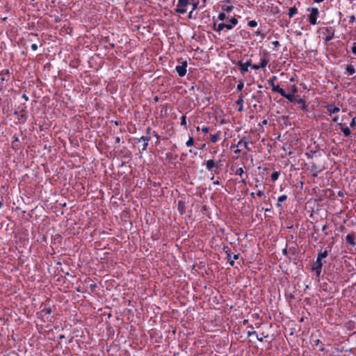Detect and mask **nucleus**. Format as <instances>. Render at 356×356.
I'll return each instance as SVG.
<instances>
[{
	"instance_id": "1",
	"label": "nucleus",
	"mask_w": 356,
	"mask_h": 356,
	"mask_svg": "<svg viewBox=\"0 0 356 356\" xmlns=\"http://www.w3.org/2000/svg\"><path fill=\"white\" fill-rule=\"evenodd\" d=\"M307 11L309 12L307 16V20L311 25H316L318 22L317 21L319 15V10L316 7L307 8Z\"/></svg>"
},
{
	"instance_id": "2",
	"label": "nucleus",
	"mask_w": 356,
	"mask_h": 356,
	"mask_svg": "<svg viewBox=\"0 0 356 356\" xmlns=\"http://www.w3.org/2000/svg\"><path fill=\"white\" fill-rule=\"evenodd\" d=\"M19 111H15L14 112V115L17 116V119L19 120V123L24 124L27 120V111H26V105L21 104L19 108Z\"/></svg>"
},
{
	"instance_id": "3",
	"label": "nucleus",
	"mask_w": 356,
	"mask_h": 356,
	"mask_svg": "<svg viewBox=\"0 0 356 356\" xmlns=\"http://www.w3.org/2000/svg\"><path fill=\"white\" fill-rule=\"evenodd\" d=\"M193 3V0H178L176 8L175 9V13L181 15H184L187 12V6Z\"/></svg>"
},
{
	"instance_id": "4",
	"label": "nucleus",
	"mask_w": 356,
	"mask_h": 356,
	"mask_svg": "<svg viewBox=\"0 0 356 356\" xmlns=\"http://www.w3.org/2000/svg\"><path fill=\"white\" fill-rule=\"evenodd\" d=\"M310 343L313 348H318V350L323 352L325 350L324 345L322 341L318 339V336L315 333H312L310 337Z\"/></svg>"
},
{
	"instance_id": "5",
	"label": "nucleus",
	"mask_w": 356,
	"mask_h": 356,
	"mask_svg": "<svg viewBox=\"0 0 356 356\" xmlns=\"http://www.w3.org/2000/svg\"><path fill=\"white\" fill-rule=\"evenodd\" d=\"M205 165L206 169L211 173H213L214 168H220L222 165V161L220 160L215 161L213 159H209L205 161Z\"/></svg>"
},
{
	"instance_id": "6",
	"label": "nucleus",
	"mask_w": 356,
	"mask_h": 356,
	"mask_svg": "<svg viewBox=\"0 0 356 356\" xmlns=\"http://www.w3.org/2000/svg\"><path fill=\"white\" fill-rule=\"evenodd\" d=\"M269 56L266 53H264L262 56H261L259 59V64H254V66H252V69L257 70L259 69H264L266 68V67L269 63Z\"/></svg>"
},
{
	"instance_id": "7",
	"label": "nucleus",
	"mask_w": 356,
	"mask_h": 356,
	"mask_svg": "<svg viewBox=\"0 0 356 356\" xmlns=\"http://www.w3.org/2000/svg\"><path fill=\"white\" fill-rule=\"evenodd\" d=\"M178 61L181 65L176 66L175 70L179 76L183 77L186 75L187 72L188 62L186 60H182L181 58L179 59Z\"/></svg>"
},
{
	"instance_id": "8",
	"label": "nucleus",
	"mask_w": 356,
	"mask_h": 356,
	"mask_svg": "<svg viewBox=\"0 0 356 356\" xmlns=\"http://www.w3.org/2000/svg\"><path fill=\"white\" fill-rule=\"evenodd\" d=\"M322 34L324 35L323 39L325 42L332 40L334 37V30L331 27H324Z\"/></svg>"
},
{
	"instance_id": "9",
	"label": "nucleus",
	"mask_w": 356,
	"mask_h": 356,
	"mask_svg": "<svg viewBox=\"0 0 356 356\" xmlns=\"http://www.w3.org/2000/svg\"><path fill=\"white\" fill-rule=\"evenodd\" d=\"M310 168L312 171V176L314 177H318V174L325 170V167H321L316 164L314 161L310 162Z\"/></svg>"
},
{
	"instance_id": "10",
	"label": "nucleus",
	"mask_w": 356,
	"mask_h": 356,
	"mask_svg": "<svg viewBox=\"0 0 356 356\" xmlns=\"http://www.w3.org/2000/svg\"><path fill=\"white\" fill-rule=\"evenodd\" d=\"M323 265V264L322 260L316 258V261L314 263L312 269V270L315 271L316 276L317 277H319V276L321 273Z\"/></svg>"
},
{
	"instance_id": "11",
	"label": "nucleus",
	"mask_w": 356,
	"mask_h": 356,
	"mask_svg": "<svg viewBox=\"0 0 356 356\" xmlns=\"http://www.w3.org/2000/svg\"><path fill=\"white\" fill-rule=\"evenodd\" d=\"M346 243L347 245L351 246V247H355V245H356V235L355 234L352 232L349 234H348L346 236Z\"/></svg>"
},
{
	"instance_id": "12",
	"label": "nucleus",
	"mask_w": 356,
	"mask_h": 356,
	"mask_svg": "<svg viewBox=\"0 0 356 356\" xmlns=\"http://www.w3.org/2000/svg\"><path fill=\"white\" fill-rule=\"evenodd\" d=\"M223 252L226 254V259L227 260V261L229 262V264H230V266H233L234 265V261L232 260V252H231V249L229 246H224L223 248Z\"/></svg>"
},
{
	"instance_id": "13",
	"label": "nucleus",
	"mask_w": 356,
	"mask_h": 356,
	"mask_svg": "<svg viewBox=\"0 0 356 356\" xmlns=\"http://www.w3.org/2000/svg\"><path fill=\"white\" fill-rule=\"evenodd\" d=\"M332 247H327L325 250H321L318 251L317 254V259L322 260L324 258H326L328 255V252L331 251Z\"/></svg>"
},
{
	"instance_id": "14",
	"label": "nucleus",
	"mask_w": 356,
	"mask_h": 356,
	"mask_svg": "<svg viewBox=\"0 0 356 356\" xmlns=\"http://www.w3.org/2000/svg\"><path fill=\"white\" fill-rule=\"evenodd\" d=\"M325 108L330 113V115L337 113L340 111V108L334 104H327L325 106Z\"/></svg>"
},
{
	"instance_id": "15",
	"label": "nucleus",
	"mask_w": 356,
	"mask_h": 356,
	"mask_svg": "<svg viewBox=\"0 0 356 356\" xmlns=\"http://www.w3.org/2000/svg\"><path fill=\"white\" fill-rule=\"evenodd\" d=\"M337 124L345 136L348 137L351 135L350 130L347 126L342 123H337Z\"/></svg>"
},
{
	"instance_id": "16",
	"label": "nucleus",
	"mask_w": 356,
	"mask_h": 356,
	"mask_svg": "<svg viewBox=\"0 0 356 356\" xmlns=\"http://www.w3.org/2000/svg\"><path fill=\"white\" fill-rule=\"evenodd\" d=\"M243 95L241 93L239 96L238 99L236 102V105L238 106L237 111L238 112H242L243 111Z\"/></svg>"
},
{
	"instance_id": "17",
	"label": "nucleus",
	"mask_w": 356,
	"mask_h": 356,
	"mask_svg": "<svg viewBox=\"0 0 356 356\" xmlns=\"http://www.w3.org/2000/svg\"><path fill=\"white\" fill-rule=\"evenodd\" d=\"M297 255V249L295 247H291L289 248V256L288 258L289 260L296 259Z\"/></svg>"
},
{
	"instance_id": "18",
	"label": "nucleus",
	"mask_w": 356,
	"mask_h": 356,
	"mask_svg": "<svg viewBox=\"0 0 356 356\" xmlns=\"http://www.w3.org/2000/svg\"><path fill=\"white\" fill-rule=\"evenodd\" d=\"M344 326L347 330L352 331L356 327V322L353 320H349L344 323Z\"/></svg>"
},
{
	"instance_id": "19",
	"label": "nucleus",
	"mask_w": 356,
	"mask_h": 356,
	"mask_svg": "<svg viewBox=\"0 0 356 356\" xmlns=\"http://www.w3.org/2000/svg\"><path fill=\"white\" fill-rule=\"evenodd\" d=\"M220 136H221V131L220 130H218L214 134H210V140H211V142L212 143H217L220 140Z\"/></svg>"
},
{
	"instance_id": "20",
	"label": "nucleus",
	"mask_w": 356,
	"mask_h": 356,
	"mask_svg": "<svg viewBox=\"0 0 356 356\" xmlns=\"http://www.w3.org/2000/svg\"><path fill=\"white\" fill-rule=\"evenodd\" d=\"M236 65L239 67L240 72L242 74H245L248 72V67H247L241 60L237 61Z\"/></svg>"
},
{
	"instance_id": "21",
	"label": "nucleus",
	"mask_w": 356,
	"mask_h": 356,
	"mask_svg": "<svg viewBox=\"0 0 356 356\" xmlns=\"http://www.w3.org/2000/svg\"><path fill=\"white\" fill-rule=\"evenodd\" d=\"M236 146L238 147H244L248 152H250L251 149L248 145L247 141L245 140V138H241L237 143Z\"/></svg>"
},
{
	"instance_id": "22",
	"label": "nucleus",
	"mask_w": 356,
	"mask_h": 356,
	"mask_svg": "<svg viewBox=\"0 0 356 356\" xmlns=\"http://www.w3.org/2000/svg\"><path fill=\"white\" fill-rule=\"evenodd\" d=\"M296 102L298 104H300V108L304 111H307V105L306 104L305 101L302 98H298L296 99Z\"/></svg>"
},
{
	"instance_id": "23",
	"label": "nucleus",
	"mask_w": 356,
	"mask_h": 356,
	"mask_svg": "<svg viewBox=\"0 0 356 356\" xmlns=\"http://www.w3.org/2000/svg\"><path fill=\"white\" fill-rule=\"evenodd\" d=\"M225 23H220L218 24H216V23L215 22L213 25L212 29L213 31L220 33L222 30H223L225 29Z\"/></svg>"
},
{
	"instance_id": "24",
	"label": "nucleus",
	"mask_w": 356,
	"mask_h": 356,
	"mask_svg": "<svg viewBox=\"0 0 356 356\" xmlns=\"http://www.w3.org/2000/svg\"><path fill=\"white\" fill-rule=\"evenodd\" d=\"M282 96L288 99L290 102H293L297 99V98L294 96L293 94L286 93L285 91L284 92Z\"/></svg>"
},
{
	"instance_id": "25",
	"label": "nucleus",
	"mask_w": 356,
	"mask_h": 356,
	"mask_svg": "<svg viewBox=\"0 0 356 356\" xmlns=\"http://www.w3.org/2000/svg\"><path fill=\"white\" fill-rule=\"evenodd\" d=\"M286 195H282L277 198V202L276 204L277 207L282 209V202H284L287 199Z\"/></svg>"
},
{
	"instance_id": "26",
	"label": "nucleus",
	"mask_w": 356,
	"mask_h": 356,
	"mask_svg": "<svg viewBox=\"0 0 356 356\" xmlns=\"http://www.w3.org/2000/svg\"><path fill=\"white\" fill-rule=\"evenodd\" d=\"M9 74H10V72H9V70H8V69H4V70H1V72H0V75L1 76V81L3 82L4 81L8 80V79L6 77V76H9Z\"/></svg>"
},
{
	"instance_id": "27",
	"label": "nucleus",
	"mask_w": 356,
	"mask_h": 356,
	"mask_svg": "<svg viewBox=\"0 0 356 356\" xmlns=\"http://www.w3.org/2000/svg\"><path fill=\"white\" fill-rule=\"evenodd\" d=\"M232 170V171H234V173L238 176H240L241 177H243V176L244 175H245L246 173H245L244 170H243V168H236L235 170H234V166H232L231 168Z\"/></svg>"
},
{
	"instance_id": "28",
	"label": "nucleus",
	"mask_w": 356,
	"mask_h": 356,
	"mask_svg": "<svg viewBox=\"0 0 356 356\" xmlns=\"http://www.w3.org/2000/svg\"><path fill=\"white\" fill-rule=\"evenodd\" d=\"M346 71L348 75H353L355 73V67L352 64L347 65Z\"/></svg>"
},
{
	"instance_id": "29",
	"label": "nucleus",
	"mask_w": 356,
	"mask_h": 356,
	"mask_svg": "<svg viewBox=\"0 0 356 356\" xmlns=\"http://www.w3.org/2000/svg\"><path fill=\"white\" fill-rule=\"evenodd\" d=\"M297 13H298V8L296 6L289 8L288 15L290 18H292Z\"/></svg>"
},
{
	"instance_id": "30",
	"label": "nucleus",
	"mask_w": 356,
	"mask_h": 356,
	"mask_svg": "<svg viewBox=\"0 0 356 356\" xmlns=\"http://www.w3.org/2000/svg\"><path fill=\"white\" fill-rule=\"evenodd\" d=\"M14 140L12 142V146L14 149H18L19 140L18 136L16 134L13 136Z\"/></svg>"
},
{
	"instance_id": "31",
	"label": "nucleus",
	"mask_w": 356,
	"mask_h": 356,
	"mask_svg": "<svg viewBox=\"0 0 356 356\" xmlns=\"http://www.w3.org/2000/svg\"><path fill=\"white\" fill-rule=\"evenodd\" d=\"M272 90L274 92H277V93L280 94V95H282V94L284 92V90L281 88L278 85L277 86H273L272 87Z\"/></svg>"
},
{
	"instance_id": "32",
	"label": "nucleus",
	"mask_w": 356,
	"mask_h": 356,
	"mask_svg": "<svg viewBox=\"0 0 356 356\" xmlns=\"http://www.w3.org/2000/svg\"><path fill=\"white\" fill-rule=\"evenodd\" d=\"M280 175V171H275L270 175V179L273 182L276 181Z\"/></svg>"
},
{
	"instance_id": "33",
	"label": "nucleus",
	"mask_w": 356,
	"mask_h": 356,
	"mask_svg": "<svg viewBox=\"0 0 356 356\" xmlns=\"http://www.w3.org/2000/svg\"><path fill=\"white\" fill-rule=\"evenodd\" d=\"M136 143H139L140 141H143L145 143H149V141L150 140L149 136H141L140 138L136 139Z\"/></svg>"
},
{
	"instance_id": "34",
	"label": "nucleus",
	"mask_w": 356,
	"mask_h": 356,
	"mask_svg": "<svg viewBox=\"0 0 356 356\" xmlns=\"http://www.w3.org/2000/svg\"><path fill=\"white\" fill-rule=\"evenodd\" d=\"M243 87H244V83H243V80H239L238 82V85L236 86V90L238 92H241L243 90Z\"/></svg>"
},
{
	"instance_id": "35",
	"label": "nucleus",
	"mask_w": 356,
	"mask_h": 356,
	"mask_svg": "<svg viewBox=\"0 0 356 356\" xmlns=\"http://www.w3.org/2000/svg\"><path fill=\"white\" fill-rule=\"evenodd\" d=\"M178 210L182 214L185 212L184 204L182 202L179 201L178 202Z\"/></svg>"
},
{
	"instance_id": "36",
	"label": "nucleus",
	"mask_w": 356,
	"mask_h": 356,
	"mask_svg": "<svg viewBox=\"0 0 356 356\" xmlns=\"http://www.w3.org/2000/svg\"><path fill=\"white\" fill-rule=\"evenodd\" d=\"M200 130H201L203 134H206L209 133V128L206 126H203L201 128L200 127H197V131H200Z\"/></svg>"
},
{
	"instance_id": "37",
	"label": "nucleus",
	"mask_w": 356,
	"mask_h": 356,
	"mask_svg": "<svg viewBox=\"0 0 356 356\" xmlns=\"http://www.w3.org/2000/svg\"><path fill=\"white\" fill-rule=\"evenodd\" d=\"M194 145V139L193 137L190 136L188 140L186 143V145L187 147H191Z\"/></svg>"
},
{
	"instance_id": "38",
	"label": "nucleus",
	"mask_w": 356,
	"mask_h": 356,
	"mask_svg": "<svg viewBox=\"0 0 356 356\" xmlns=\"http://www.w3.org/2000/svg\"><path fill=\"white\" fill-rule=\"evenodd\" d=\"M191 4L193 6L192 10L193 11L195 10L197 8V6L199 5V1L198 0H193V3H191Z\"/></svg>"
},
{
	"instance_id": "39",
	"label": "nucleus",
	"mask_w": 356,
	"mask_h": 356,
	"mask_svg": "<svg viewBox=\"0 0 356 356\" xmlns=\"http://www.w3.org/2000/svg\"><path fill=\"white\" fill-rule=\"evenodd\" d=\"M230 22V24L234 27L238 23V19L236 18V17H232L229 20Z\"/></svg>"
},
{
	"instance_id": "40",
	"label": "nucleus",
	"mask_w": 356,
	"mask_h": 356,
	"mask_svg": "<svg viewBox=\"0 0 356 356\" xmlns=\"http://www.w3.org/2000/svg\"><path fill=\"white\" fill-rule=\"evenodd\" d=\"M289 90L291 92V94H296L298 92V88L296 87V85H292L290 88H289Z\"/></svg>"
},
{
	"instance_id": "41",
	"label": "nucleus",
	"mask_w": 356,
	"mask_h": 356,
	"mask_svg": "<svg viewBox=\"0 0 356 356\" xmlns=\"http://www.w3.org/2000/svg\"><path fill=\"white\" fill-rule=\"evenodd\" d=\"M227 16L225 13H220L218 15V19L223 21L226 19Z\"/></svg>"
},
{
	"instance_id": "42",
	"label": "nucleus",
	"mask_w": 356,
	"mask_h": 356,
	"mask_svg": "<svg viewBox=\"0 0 356 356\" xmlns=\"http://www.w3.org/2000/svg\"><path fill=\"white\" fill-rule=\"evenodd\" d=\"M180 124L181 126H184L186 127V115H182V117L181 118Z\"/></svg>"
},
{
	"instance_id": "43",
	"label": "nucleus",
	"mask_w": 356,
	"mask_h": 356,
	"mask_svg": "<svg viewBox=\"0 0 356 356\" xmlns=\"http://www.w3.org/2000/svg\"><path fill=\"white\" fill-rule=\"evenodd\" d=\"M277 77L276 76H273L268 81V83L270 85L271 87L273 86H275L274 83L275 80H276Z\"/></svg>"
},
{
	"instance_id": "44",
	"label": "nucleus",
	"mask_w": 356,
	"mask_h": 356,
	"mask_svg": "<svg viewBox=\"0 0 356 356\" xmlns=\"http://www.w3.org/2000/svg\"><path fill=\"white\" fill-rule=\"evenodd\" d=\"M209 210V206L204 204L202 207L201 211L203 214H205Z\"/></svg>"
},
{
	"instance_id": "45",
	"label": "nucleus",
	"mask_w": 356,
	"mask_h": 356,
	"mask_svg": "<svg viewBox=\"0 0 356 356\" xmlns=\"http://www.w3.org/2000/svg\"><path fill=\"white\" fill-rule=\"evenodd\" d=\"M244 65L248 67H251L252 68V66H254V64H252V61L251 59H249L245 63H243Z\"/></svg>"
},
{
	"instance_id": "46",
	"label": "nucleus",
	"mask_w": 356,
	"mask_h": 356,
	"mask_svg": "<svg viewBox=\"0 0 356 356\" xmlns=\"http://www.w3.org/2000/svg\"><path fill=\"white\" fill-rule=\"evenodd\" d=\"M314 153H315V152L311 151L310 152H307L305 154V156H307V159H312Z\"/></svg>"
},
{
	"instance_id": "47",
	"label": "nucleus",
	"mask_w": 356,
	"mask_h": 356,
	"mask_svg": "<svg viewBox=\"0 0 356 356\" xmlns=\"http://www.w3.org/2000/svg\"><path fill=\"white\" fill-rule=\"evenodd\" d=\"M220 168H214V170H213V173H211V177L210 178L211 180H214V174H218L219 173Z\"/></svg>"
},
{
	"instance_id": "48",
	"label": "nucleus",
	"mask_w": 356,
	"mask_h": 356,
	"mask_svg": "<svg viewBox=\"0 0 356 356\" xmlns=\"http://www.w3.org/2000/svg\"><path fill=\"white\" fill-rule=\"evenodd\" d=\"M248 26L250 27H255L257 26V22L255 20H251L248 22Z\"/></svg>"
},
{
	"instance_id": "49",
	"label": "nucleus",
	"mask_w": 356,
	"mask_h": 356,
	"mask_svg": "<svg viewBox=\"0 0 356 356\" xmlns=\"http://www.w3.org/2000/svg\"><path fill=\"white\" fill-rule=\"evenodd\" d=\"M351 52L356 56V42L353 43V46L351 47Z\"/></svg>"
},
{
	"instance_id": "50",
	"label": "nucleus",
	"mask_w": 356,
	"mask_h": 356,
	"mask_svg": "<svg viewBox=\"0 0 356 356\" xmlns=\"http://www.w3.org/2000/svg\"><path fill=\"white\" fill-rule=\"evenodd\" d=\"M247 177H248V175L245 174V178H244L243 177H241V181H239V182H241L244 186H246L247 185V181H246Z\"/></svg>"
},
{
	"instance_id": "51",
	"label": "nucleus",
	"mask_w": 356,
	"mask_h": 356,
	"mask_svg": "<svg viewBox=\"0 0 356 356\" xmlns=\"http://www.w3.org/2000/svg\"><path fill=\"white\" fill-rule=\"evenodd\" d=\"M97 287V284L93 283L90 284V289L92 292H94L95 291V289Z\"/></svg>"
},
{
	"instance_id": "52",
	"label": "nucleus",
	"mask_w": 356,
	"mask_h": 356,
	"mask_svg": "<svg viewBox=\"0 0 356 356\" xmlns=\"http://www.w3.org/2000/svg\"><path fill=\"white\" fill-rule=\"evenodd\" d=\"M257 321L254 323V325L256 327H259L262 324V321L261 319L256 320Z\"/></svg>"
},
{
	"instance_id": "53",
	"label": "nucleus",
	"mask_w": 356,
	"mask_h": 356,
	"mask_svg": "<svg viewBox=\"0 0 356 356\" xmlns=\"http://www.w3.org/2000/svg\"><path fill=\"white\" fill-rule=\"evenodd\" d=\"M153 136L156 137V139H157L156 143H159L160 136L156 131H153Z\"/></svg>"
},
{
	"instance_id": "54",
	"label": "nucleus",
	"mask_w": 356,
	"mask_h": 356,
	"mask_svg": "<svg viewBox=\"0 0 356 356\" xmlns=\"http://www.w3.org/2000/svg\"><path fill=\"white\" fill-rule=\"evenodd\" d=\"M263 337H259L258 335H257V339L259 341H261L262 342L263 341V339H264V337H266L267 336H265L264 334V333L261 334Z\"/></svg>"
},
{
	"instance_id": "55",
	"label": "nucleus",
	"mask_w": 356,
	"mask_h": 356,
	"mask_svg": "<svg viewBox=\"0 0 356 356\" xmlns=\"http://www.w3.org/2000/svg\"><path fill=\"white\" fill-rule=\"evenodd\" d=\"M273 45H274L275 47H278L280 46V43L277 40H275L272 42Z\"/></svg>"
},
{
	"instance_id": "56",
	"label": "nucleus",
	"mask_w": 356,
	"mask_h": 356,
	"mask_svg": "<svg viewBox=\"0 0 356 356\" xmlns=\"http://www.w3.org/2000/svg\"><path fill=\"white\" fill-rule=\"evenodd\" d=\"M349 21L350 23H353L355 21V15H352L349 17Z\"/></svg>"
},
{
	"instance_id": "57",
	"label": "nucleus",
	"mask_w": 356,
	"mask_h": 356,
	"mask_svg": "<svg viewBox=\"0 0 356 356\" xmlns=\"http://www.w3.org/2000/svg\"><path fill=\"white\" fill-rule=\"evenodd\" d=\"M282 254L286 255V256H289V250H287L286 248H284L282 251Z\"/></svg>"
},
{
	"instance_id": "58",
	"label": "nucleus",
	"mask_w": 356,
	"mask_h": 356,
	"mask_svg": "<svg viewBox=\"0 0 356 356\" xmlns=\"http://www.w3.org/2000/svg\"><path fill=\"white\" fill-rule=\"evenodd\" d=\"M149 143H143V148L141 152H145L147 150V146Z\"/></svg>"
},
{
	"instance_id": "59",
	"label": "nucleus",
	"mask_w": 356,
	"mask_h": 356,
	"mask_svg": "<svg viewBox=\"0 0 356 356\" xmlns=\"http://www.w3.org/2000/svg\"><path fill=\"white\" fill-rule=\"evenodd\" d=\"M248 336L255 335V336L257 337V335H258V334H257V332H256V331H252V332H251V331H249V332H248Z\"/></svg>"
},
{
	"instance_id": "60",
	"label": "nucleus",
	"mask_w": 356,
	"mask_h": 356,
	"mask_svg": "<svg viewBox=\"0 0 356 356\" xmlns=\"http://www.w3.org/2000/svg\"><path fill=\"white\" fill-rule=\"evenodd\" d=\"M264 195V191H261V190H259L257 193V195L259 196V197H261Z\"/></svg>"
},
{
	"instance_id": "61",
	"label": "nucleus",
	"mask_w": 356,
	"mask_h": 356,
	"mask_svg": "<svg viewBox=\"0 0 356 356\" xmlns=\"http://www.w3.org/2000/svg\"><path fill=\"white\" fill-rule=\"evenodd\" d=\"M225 28L227 29V30H231L234 27L230 24H225Z\"/></svg>"
},
{
	"instance_id": "62",
	"label": "nucleus",
	"mask_w": 356,
	"mask_h": 356,
	"mask_svg": "<svg viewBox=\"0 0 356 356\" xmlns=\"http://www.w3.org/2000/svg\"><path fill=\"white\" fill-rule=\"evenodd\" d=\"M38 47L37 44H32L31 45V49L33 51H36L38 49Z\"/></svg>"
},
{
	"instance_id": "63",
	"label": "nucleus",
	"mask_w": 356,
	"mask_h": 356,
	"mask_svg": "<svg viewBox=\"0 0 356 356\" xmlns=\"http://www.w3.org/2000/svg\"><path fill=\"white\" fill-rule=\"evenodd\" d=\"M120 140H121V138L120 136H117L115 138V144L120 143Z\"/></svg>"
},
{
	"instance_id": "64",
	"label": "nucleus",
	"mask_w": 356,
	"mask_h": 356,
	"mask_svg": "<svg viewBox=\"0 0 356 356\" xmlns=\"http://www.w3.org/2000/svg\"><path fill=\"white\" fill-rule=\"evenodd\" d=\"M22 99H24L26 102L29 101V98L26 94H23L22 96Z\"/></svg>"
}]
</instances>
